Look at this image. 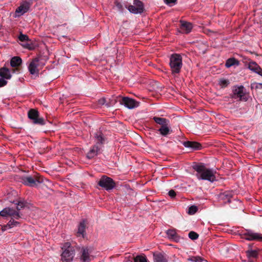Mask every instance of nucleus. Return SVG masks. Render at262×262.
Masks as SVG:
<instances>
[{"label":"nucleus","instance_id":"1","mask_svg":"<svg viewBox=\"0 0 262 262\" xmlns=\"http://www.w3.org/2000/svg\"><path fill=\"white\" fill-rule=\"evenodd\" d=\"M193 168L198 172L196 176L199 180H208L211 182L216 180L213 171L207 168L203 164L194 165Z\"/></svg>","mask_w":262,"mask_h":262},{"label":"nucleus","instance_id":"2","mask_svg":"<svg viewBox=\"0 0 262 262\" xmlns=\"http://www.w3.org/2000/svg\"><path fill=\"white\" fill-rule=\"evenodd\" d=\"M62 249L63 252L61 257L62 262L72 261L75 255V251L73 247L71 246L70 243L69 242L64 243Z\"/></svg>","mask_w":262,"mask_h":262},{"label":"nucleus","instance_id":"3","mask_svg":"<svg viewBox=\"0 0 262 262\" xmlns=\"http://www.w3.org/2000/svg\"><path fill=\"white\" fill-rule=\"evenodd\" d=\"M172 73H179L182 66V60L181 56L178 54L171 55L169 63Z\"/></svg>","mask_w":262,"mask_h":262},{"label":"nucleus","instance_id":"4","mask_svg":"<svg viewBox=\"0 0 262 262\" xmlns=\"http://www.w3.org/2000/svg\"><path fill=\"white\" fill-rule=\"evenodd\" d=\"M98 185L105 190L109 191L115 187L116 184L112 178L103 176L98 181Z\"/></svg>","mask_w":262,"mask_h":262},{"label":"nucleus","instance_id":"5","mask_svg":"<svg viewBox=\"0 0 262 262\" xmlns=\"http://www.w3.org/2000/svg\"><path fill=\"white\" fill-rule=\"evenodd\" d=\"M28 118L31 120L34 124L44 125L45 120L42 117H39V112L35 109H31L28 113Z\"/></svg>","mask_w":262,"mask_h":262},{"label":"nucleus","instance_id":"6","mask_svg":"<svg viewBox=\"0 0 262 262\" xmlns=\"http://www.w3.org/2000/svg\"><path fill=\"white\" fill-rule=\"evenodd\" d=\"M0 215L5 217L10 216L12 219L18 220L21 217L22 214L13 208L6 207L0 212Z\"/></svg>","mask_w":262,"mask_h":262},{"label":"nucleus","instance_id":"7","mask_svg":"<svg viewBox=\"0 0 262 262\" xmlns=\"http://www.w3.org/2000/svg\"><path fill=\"white\" fill-rule=\"evenodd\" d=\"M243 238L249 241H256L262 242V234L255 232L252 230H247L243 234Z\"/></svg>","mask_w":262,"mask_h":262},{"label":"nucleus","instance_id":"8","mask_svg":"<svg viewBox=\"0 0 262 262\" xmlns=\"http://www.w3.org/2000/svg\"><path fill=\"white\" fill-rule=\"evenodd\" d=\"M134 5H129L128 10L134 14L142 13L144 11L143 3L139 0L134 1Z\"/></svg>","mask_w":262,"mask_h":262},{"label":"nucleus","instance_id":"9","mask_svg":"<svg viewBox=\"0 0 262 262\" xmlns=\"http://www.w3.org/2000/svg\"><path fill=\"white\" fill-rule=\"evenodd\" d=\"M243 62L248 64V68L251 71L262 76V69L255 61H251L247 58H243Z\"/></svg>","mask_w":262,"mask_h":262},{"label":"nucleus","instance_id":"10","mask_svg":"<svg viewBox=\"0 0 262 262\" xmlns=\"http://www.w3.org/2000/svg\"><path fill=\"white\" fill-rule=\"evenodd\" d=\"M119 102L121 104L124 105L129 109L134 108L139 105L138 102L127 97H122Z\"/></svg>","mask_w":262,"mask_h":262},{"label":"nucleus","instance_id":"11","mask_svg":"<svg viewBox=\"0 0 262 262\" xmlns=\"http://www.w3.org/2000/svg\"><path fill=\"white\" fill-rule=\"evenodd\" d=\"M244 88L243 86L235 87L233 90V98H239L241 100L247 101V97L244 92Z\"/></svg>","mask_w":262,"mask_h":262},{"label":"nucleus","instance_id":"12","mask_svg":"<svg viewBox=\"0 0 262 262\" xmlns=\"http://www.w3.org/2000/svg\"><path fill=\"white\" fill-rule=\"evenodd\" d=\"M38 62V58H36L32 60V61L30 62L28 67V70L30 74L32 75L38 74L39 72V70L38 69L39 65Z\"/></svg>","mask_w":262,"mask_h":262},{"label":"nucleus","instance_id":"13","mask_svg":"<svg viewBox=\"0 0 262 262\" xmlns=\"http://www.w3.org/2000/svg\"><path fill=\"white\" fill-rule=\"evenodd\" d=\"M30 7V4L27 2H25L16 9L15 13L18 16H21L29 10Z\"/></svg>","mask_w":262,"mask_h":262},{"label":"nucleus","instance_id":"14","mask_svg":"<svg viewBox=\"0 0 262 262\" xmlns=\"http://www.w3.org/2000/svg\"><path fill=\"white\" fill-rule=\"evenodd\" d=\"M180 29L182 33L188 34L191 32L193 27L191 23L184 20H180Z\"/></svg>","mask_w":262,"mask_h":262},{"label":"nucleus","instance_id":"15","mask_svg":"<svg viewBox=\"0 0 262 262\" xmlns=\"http://www.w3.org/2000/svg\"><path fill=\"white\" fill-rule=\"evenodd\" d=\"M260 250L258 248L253 250L251 245H249L248 250L246 251V255L249 259L251 258H257L258 257L259 252Z\"/></svg>","mask_w":262,"mask_h":262},{"label":"nucleus","instance_id":"16","mask_svg":"<svg viewBox=\"0 0 262 262\" xmlns=\"http://www.w3.org/2000/svg\"><path fill=\"white\" fill-rule=\"evenodd\" d=\"M101 147L98 145L93 146L87 154V157L89 159H92L100 151Z\"/></svg>","mask_w":262,"mask_h":262},{"label":"nucleus","instance_id":"17","mask_svg":"<svg viewBox=\"0 0 262 262\" xmlns=\"http://www.w3.org/2000/svg\"><path fill=\"white\" fill-rule=\"evenodd\" d=\"M80 259L82 262H90L91 256L89 249L87 248H82L81 251Z\"/></svg>","mask_w":262,"mask_h":262},{"label":"nucleus","instance_id":"18","mask_svg":"<svg viewBox=\"0 0 262 262\" xmlns=\"http://www.w3.org/2000/svg\"><path fill=\"white\" fill-rule=\"evenodd\" d=\"M185 147L190 148L193 150H198L201 148V145L200 143L193 142V141H186L183 143Z\"/></svg>","mask_w":262,"mask_h":262},{"label":"nucleus","instance_id":"19","mask_svg":"<svg viewBox=\"0 0 262 262\" xmlns=\"http://www.w3.org/2000/svg\"><path fill=\"white\" fill-rule=\"evenodd\" d=\"M158 131L162 136L165 137L170 134L172 132V130L170 129V127L169 123L165 125L161 126L158 129Z\"/></svg>","mask_w":262,"mask_h":262},{"label":"nucleus","instance_id":"20","mask_svg":"<svg viewBox=\"0 0 262 262\" xmlns=\"http://www.w3.org/2000/svg\"><path fill=\"white\" fill-rule=\"evenodd\" d=\"M233 196L232 191H225L220 194V198L223 200L225 203L230 202V200Z\"/></svg>","mask_w":262,"mask_h":262},{"label":"nucleus","instance_id":"21","mask_svg":"<svg viewBox=\"0 0 262 262\" xmlns=\"http://www.w3.org/2000/svg\"><path fill=\"white\" fill-rule=\"evenodd\" d=\"M85 233V223L84 221L81 222L79 225L77 232V236H82L84 238Z\"/></svg>","mask_w":262,"mask_h":262},{"label":"nucleus","instance_id":"22","mask_svg":"<svg viewBox=\"0 0 262 262\" xmlns=\"http://www.w3.org/2000/svg\"><path fill=\"white\" fill-rule=\"evenodd\" d=\"M23 183L30 186H34L36 185V180L32 177H24L23 179Z\"/></svg>","mask_w":262,"mask_h":262},{"label":"nucleus","instance_id":"23","mask_svg":"<svg viewBox=\"0 0 262 262\" xmlns=\"http://www.w3.org/2000/svg\"><path fill=\"white\" fill-rule=\"evenodd\" d=\"M0 76L6 79H10L11 75L9 70L5 67L0 69Z\"/></svg>","mask_w":262,"mask_h":262},{"label":"nucleus","instance_id":"24","mask_svg":"<svg viewBox=\"0 0 262 262\" xmlns=\"http://www.w3.org/2000/svg\"><path fill=\"white\" fill-rule=\"evenodd\" d=\"M154 262H167V259L165 256L161 253H154Z\"/></svg>","mask_w":262,"mask_h":262},{"label":"nucleus","instance_id":"25","mask_svg":"<svg viewBox=\"0 0 262 262\" xmlns=\"http://www.w3.org/2000/svg\"><path fill=\"white\" fill-rule=\"evenodd\" d=\"M95 137L96 142L95 145L101 146L100 145L103 144L104 141L103 134L100 132H98L95 134Z\"/></svg>","mask_w":262,"mask_h":262},{"label":"nucleus","instance_id":"26","mask_svg":"<svg viewBox=\"0 0 262 262\" xmlns=\"http://www.w3.org/2000/svg\"><path fill=\"white\" fill-rule=\"evenodd\" d=\"M166 234L167 235V236L169 238L177 241V239L179 238V236L177 233L176 230L172 229H169L166 231Z\"/></svg>","mask_w":262,"mask_h":262},{"label":"nucleus","instance_id":"27","mask_svg":"<svg viewBox=\"0 0 262 262\" xmlns=\"http://www.w3.org/2000/svg\"><path fill=\"white\" fill-rule=\"evenodd\" d=\"M22 62L21 59L18 56H14L12 58L10 64L12 67H17L19 66Z\"/></svg>","mask_w":262,"mask_h":262},{"label":"nucleus","instance_id":"28","mask_svg":"<svg viewBox=\"0 0 262 262\" xmlns=\"http://www.w3.org/2000/svg\"><path fill=\"white\" fill-rule=\"evenodd\" d=\"M153 119L155 121L156 123L160 125L161 126L165 125L167 124V123H169V121H168V120H167L164 118L154 117L153 118Z\"/></svg>","mask_w":262,"mask_h":262},{"label":"nucleus","instance_id":"29","mask_svg":"<svg viewBox=\"0 0 262 262\" xmlns=\"http://www.w3.org/2000/svg\"><path fill=\"white\" fill-rule=\"evenodd\" d=\"M239 64V62L238 60H236L234 58H230L227 60L226 63H225V66L227 68H230L232 66H234V65L238 66Z\"/></svg>","mask_w":262,"mask_h":262},{"label":"nucleus","instance_id":"30","mask_svg":"<svg viewBox=\"0 0 262 262\" xmlns=\"http://www.w3.org/2000/svg\"><path fill=\"white\" fill-rule=\"evenodd\" d=\"M188 260L192 262H202L204 259L199 256H191L188 258Z\"/></svg>","mask_w":262,"mask_h":262},{"label":"nucleus","instance_id":"31","mask_svg":"<svg viewBox=\"0 0 262 262\" xmlns=\"http://www.w3.org/2000/svg\"><path fill=\"white\" fill-rule=\"evenodd\" d=\"M134 262H147V259L145 256L138 255L134 257Z\"/></svg>","mask_w":262,"mask_h":262},{"label":"nucleus","instance_id":"32","mask_svg":"<svg viewBox=\"0 0 262 262\" xmlns=\"http://www.w3.org/2000/svg\"><path fill=\"white\" fill-rule=\"evenodd\" d=\"M14 219H12L8 223L7 226H9V228H11L14 226H16L19 224V222L15 221Z\"/></svg>","mask_w":262,"mask_h":262},{"label":"nucleus","instance_id":"33","mask_svg":"<svg viewBox=\"0 0 262 262\" xmlns=\"http://www.w3.org/2000/svg\"><path fill=\"white\" fill-rule=\"evenodd\" d=\"M229 81L226 79H221L219 81V84L222 88L226 87L229 84Z\"/></svg>","mask_w":262,"mask_h":262},{"label":"nucleus","instance_id":"34","mask_svg":"<svg viewBox=\"0 0 262 262\" xmlns=\"http://www.w3.org/2000/svg\"><path fill=\"white\" fill-rule=\"evenodd\" d=\"M188 236L190 239L195 240L199 237V234L194 231H190L188 234Z\"/></svg>","mask_w":262,"mask_h":262},{"label":"nucleus","instance_id":"35","mask_svg":"<svg viewBox=\"0 0 262 262\" xmlns=\"http://www.w3.org/2000/svg\"><path fill=\"white\" fill-rule=\"evenodd\" d=\"M198 210V207L196 206L193 205L189 208L188 213L190 214H194Z\"/></svg>","mask_w":262,"mask_h":262},{"label":"nucleus","instance_id":"36","mask_svg":"<svg viewBox=\"0 0 262 262\" xmlns=\"http://www.w3.org/2000/svg\"><path fill=\"white\" fill-rule=\"evenodd\" d=\"M26 203L24 202H19L17 204V208H16V209H17V211H18V212H19V211L25 207L26 206Z\"/></svg>","mask_w":262,"mask_h":262},{"label":"nucleus","instance_id":"37","mask_svg":"<svg viewBox=\"0 0 262 262\" xmlns=\"http://www.w3.org/2000/svg\"><path fill=\"white\" fill-rule=\"evenodd\" d=\"M18 38L21 41H25L28 40V36L26 35L20 34L18 37Z\"/></svg>","mask_w":262,"mask_h":262},{"label":"nucleus","instance_id":"38","mask_svg":"<svg viewBox=\"0 0 262 262\" xmlns=\"http://www.w3.org/2000/svg\"><path fill=\"white\" fill-rule=\"evenodd\" d=\"M5 78H0V87L4 86L6 85L7 83V81L4 79Z\"/></svg>","mask_w":262,"mask_h":262},{"label":"nucleus","instance_id":"39","mask_svg":"<svg viewBox=\"0 0 262 262\" xmlns=\"http://www.w3.org/2000/svg\"><path fill=\"white\" fill-rule=\"evenodd\" d=\"M168 195L169 196H170L171 198H174L176 195V193L173 190H170L168 192Z\"/></svg>","mask_w":262,"mask_h":262},{"label":"nucleus","instance_id":"40","mask_svg":"<svg viewBox=\"0 0 262 262\" xmlns=\"http://www.w3.org/2000/svg\"><path fill=\"white\" fill-rule=\"evenodd\" d=\"M177 0H164V2L165 3H166L168 5H173L175 4L176 3Z\"/></svg>","mask_w":262,"mask_h":262},{"label":"nucleus","instance_id":"41","mask_svg":"<svg viewBox=\"0 0 262 262\" xmlns=\"http://www.w3.org/2000/svg\"><path fill=\"white\" fill-rule=\"evenodd\" d=\"M106 101V100L104 98H101L99 100L98 103L100 105H103L104 104L105 102Z\"/></svg>","mask_w":262,"mask_h":262},{"label":"nucleus","instance_id":"42","mask_svg":"<svg viewBox=\"0 0 262 262\" xmlns=\"http://www.w3.org/2000/svg\"><path fill=\"white\" fill-rule=\"evenodd\" d=\"M8 229H9V226H7V224L3 226L2 227V231H6V230H7Z\"/></svg>","mask_w":262,"mask_h":262},{"label":"nucleus","instance_id":"43","mask_svg":"<svg viewBox=\"0 0 262 262\" xmlns=\"http://www.w3.org/2000/svg\"><path fill=\"white\" fill-rule=\"evenodd\" d=\"M256 88H258L259 85L262 88V83H256Z\"/></svg>","mask_w":262,"mask_h":262},{"label":"nucleus","instance_id":"44","mask_svg":"<svg viewBox=\"0 0 262 262\" xmlns=\"http://www.w3.org/2000/svg\"><path fill=\"white\" fill-rule=\"evenodd\" d=\"M250 262H253V261L251 260Z\"/></svg>","mask_w":262,"mask_h":262}]
</instances>
